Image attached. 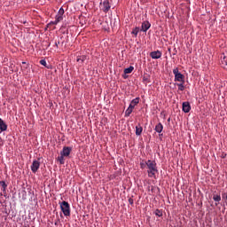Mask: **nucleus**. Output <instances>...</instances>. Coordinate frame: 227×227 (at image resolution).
<instances>
[{"mask_svg":"<svg viewBox=\"0 0 227 227\" xmlns=\"http://www.w3.org/2000/svg\"><path fill=\"white\" fill-rule=\"evenodd\" d=\"M154 130L158 134H160V132L164 130V126L162 125V123L159 122L158 124H156Z\"/></svg>","mask_w":227,"mask_h":227,"instance_id":"12","label":"nucleus"},{"mask_svg":"<svg viewBox=\"0 0 227 227\" xmlns=\"http://www.w3.org/2000/svg\"><path fill=\"white\" fill-rule=\"evenodd\" d=\"M55 20H57V22H61V20H63V16L57 14L55 16Z\"/></svg>","mask_w":227,"mask_h":227,"instance_id":"20","label":"nucleus"},{"mask_svg":"<svg viewBox=\"0 0 227 227\" xmlns=\"http://www.w3.org/2000/svg\"><path fill=\"white\" fill-rule=\"evenodd\" d=\"M144 81H148V79L146 77H144Z\"/></svg>","mask_w":227,"mask_h":227,"instance_id":"30","label":"nucleus"},{"mask_svg":"<svg viewBox=\"0 0 227 227\" xmlns=\"http://www.w3.org/2000/svg\"><path fill=\"white\" fill-rule=\"evenodd\" d=\"M65 157L60 154V156L58 157V160L59 161L60 164H65Z\"/></svg>","mask_w":227,"mask_h":227,"instance_id":"18","label":"nucleus"},{"mask_svg":"<svg viewBox=\"0 0 227 227\" xmlns=\"http://www.w3.org/2000/svg\"><path fill=\"white\" fill-rule=\"evenodd\" d=\"M137 104H139V98H136L132 99L129 106H132V107L134 109V107H136V106H137Z\"/></svg>","mask_w":227,"mask_h":227,"instance_id":"14","label":"nucleus"},{"mask_svg":"<svg viewBox=\"0 0 227 227\" xmlns=\"http://www.w3.org/2000/svg\"><path fill=\"white\" fill-rule=\"evenodd\" d=\"M183 111H184V113L191 112V104L189 102L183 103Z\"/></svg>","mask_w":227,"mask_h":227,"instance_id":"11","label":"nucleus"},{"mask_svg":"<svg viewBox=\"0 0 227 227\" xmlns=\"http://www.w3.org/2000/svg\"><path fill=\"white\" fill-rule=\"evenodd\" d=\"M132 72H134V67L132 66L124 69V74H132Z\"/></svg>","mask_w":227,"mask_h":227,"instance_id":"16","label":"nucleus"},{"mask_svg":"<svg viewBox=\"0 0 227 227\" xmlns=\"http://www.w3.org/2000/svg\"><path fill=\"white\" fill-rule=\"evenodd\" d=\"M40 65H43V67H45L46 68H49V67H47V61H45V59H41L40 60Z\"/></svg>","mask_w":227,"mask_h":227,"instance_id":"22","label":"nucleus"},{"mask_svg":"<svg viewBox=\"0 0 227 227\" xmlns=\"http://www.w3.org/2000/svg\"><path fill=\"white\" fill-rule=\"evenodd\" d=\"M8 130V124L0 118V134Z\"/></svg>","mask_w":227,"mask_h":227,"instance_id":"9","label":"nucleus"},{"mask_svg":"<svg viewBox=\"0 0 227 227\" xmlns=\"http://www.w3.org/2000/svg\"><path fill=\"white\" fill-rule=\"evenodd\" d=\"M173 74L175 75V81L177 82H185V76L178 71V67L173 69Z\"/></svg>","mask_w":227,"mask_h":227,"instance_id":"2","label":"nucleus"},{"mask_svg":"<svg viewBox=\"0 0 227 227\" xmlns=\"http://www.w3.org/2000/svg\"><path fill=\"white\" fill-rule=\"evenodd\" d=\"M145 166H147V174L149 178H153L156 173H159L157 169V162L155 160H148L145 161Z\"/></svg>","mask_w":227,"mask_h":227,"instance_id":"1","label":"nucleus"},{"mask_svg":"<svg viewBox=\"0 0 227 227\" xmlns=\"http://www.w3.org/2000/svg\"><path fill=\"white\" fill-rule=\"evenodd\" d=\"M100 6L104 13H107L111 10V4H109V0H105L103 3H100Z\"/></svg>","mask_w":227,"mask_h":227,"instance_id":"4","label":"nucleus"},{"mask_svg":"<svg viewBox=\"0 0 227 227\" xmlns=\"http://www.w3.org/2000/svg\"><path fill=\"white\" fill-rule=\"evenodd\" d=\"M59 23V21H57V20H55L54 21L51 22V24H53V26H56Z\"/></svg>","mask_w":227,"mask_h":227,"instance_id":"28","label":"nucleus"},{"mask_svg":"<svg viewBox=\"0 0 227 227\" xmlns=\"http://www.w3.org/2000/svg\"><path fill=\"white\" fill-rule=\"evenodd\" d=\"M150 56L153 59H160V58H162V52L160 51H152Z\"/></svg>","mask_w":227,"mask_h":227,"instance_id":"8","label":"nucleus"},{"mask_svg":"<svg viewBox=\"0 0 227 227\" xmlns=\"http://www.w3.org/2000/svg\"><path fill=\"white\" fill-rule=\"evenodd\" d=\"M59 44V41H56L55 42V46L58 47Z\"/></svg>","mask_w":227,"mask_h":227,"instance_id":"29","label":"nucleus"},{"mask_svg":"<svg viewBox=\"0 0 227 227\" xmlns=\"http://www.w3.org/2000/svg\"><path fill=\"white\" fill-rule=\"evenodd\" d=\"M145 166V164L141 163V168H143Z\"/></svg>","mask_w":227,"mask_h":227,"instance_id":"31","label":"nucleus"},{"mask_svg":"<svg viewBox=\"0 0 227 227\" xmlns=\"http://www.w3.org/2000/svg\"><path fill=\"white\" fill-rule=\"evenodd\" d=\"M60 208L66 217L70 216V204L67 201H62L60 203Z\"/></svg>","mask_w":227,"mask_h":227,"instance_id":"3","label":"nucleus"},{"mask_svg":"<svg viewBox=\"0 0 227 227\" xmlns=\"http://www.w3.org/2000/svg\"><path fill=\"white\" fill-rule=\"evenodd\" d=\"M72 153V147L64 146L62 152H60V155L64 157H68Z\"/></svg>","mask_w":227,"mask_h":227,"instance_id":"6","label":"nucleus"},{"mask_svg":"<svg viewBox=\"0 0 227 227\" xmlns=\"http://www.w3.org/2000/svg\"><path fill=\"white\" fill-rule=\"evenodd\" d=\"M141 134H143V127L137 126L136 127V136H141Z\"/></svg>","mask_w":227,"mask_h":227,"instance_id":"15","label":"nucleus"},{"mask_svg":"<svg viewBox=\"0 0 227 227\" xmlns=\"http://www.w3.org/2000/svg\"><path fill=\"white\" fill-rule=\"evenodd\" d=\"M222 198H223V200H226V201H227V192L223 193Z\"/></svg>","mask_w":227,"mask_h":227,"instance_id":"26","label":"nucleus"},{"mask_svg":"<svg viewBox=\"0 0 227 227\" xmlns=\"http://www.w3.org/2000/svg\"><path fill=\"white\" fill-rule=\"evenodd\" d=\"M129 205H134V199L129 198Z\"/></svg>","mask_w":227,"mask_h":227,"instance_id":"27","label":"nucleus"},{"mask_svg":"<svg viewBox=\"0 0 227 227\" xmlns=\"http://www.w3.org/2000/svg\"><path fill=\"white\" fill-rule=\"evenodd\" d=\"M155 215H157L158 217H162V211L156 209Z\"/></svg>","mask_w":227,"mask_h":227,"instance_id":"24","label":"nucleus"},{"mask_svg":"<svg viewBox=\"0 0 227 227\" xmlns=\"http://www.w3.org/2000/svg\"><path fill=\"white\" fill-rule=\"evenodd\" d=\"M179 91H184L185 90V86H184V82L177 83Z\"/></svg>","mask_w":227,"mask_h":227,"instance_id":"19","label":"nucleus"},{"mask_svg":"<svg viewBox=\"0 0 227 227\" xmlns=\"http://www.w3.org/2000/svg\"><path fill=\"white\" fill-rule=\"evenodd\" d=\"M0 185L3 191V192H0V196H3V193H4V196H6V189L8 188V184L4 181H0Z\"/></svg>","mask_w":227,"mask_h":227,"instance_id":"10","label":"nucleus"},{"mask_svg":"<svg viewBox=\"0 0 227 227\" xmlns=\"http://www.w3.org/2000/svg\"><path fill=\"white\" fill-rule=\"evenodd\" d=\"M213 200L214 201H221V195H214Z\"/></svg>","mask_w":227,"mask_h":227,"instance_id":"23","label":"nucleus"},{"mask_svg":"<svg viewBox=\"0 0 227 227\" xmlns=\"http://www.w3.org/2000/svg\"><path fill=\"white\" fill-rule=\"evenodd\" d=\"M150 27H152V24L149 23V21H144L142 23L140 31H143L144 33H146V31H148L150 29Z\"/></svg>","mask_w":227,"mask_h":227,"instance_id":"7","label":"nucleus"},{"mask_svg":"<svg viewBox=\"0 0 227 227\" xmlns=\"http://www.w3.org/2000/svg\"><path fill=\"white\" fill-rule=\"evenodd\" d=\"M86 59V57L82 56L77 59L78 63H84V60Z\"/></svg>","mask_w":227,"mask_h":227,"instance_id":"21","label":"nucleus"},{"mask_svg":"<svg viewBox=\"0 0 227 227\" xmlns=\"http://www.w3.org/2000/svg\"><path fill=\"white\" fill-rule=\"evenodd\" d=\"M58 15H61L63 17V15H65V9H63L62 7L59 10Z\"/></svg>","mask_w":227,"mask_h":227,"instance_id":"25","label":"nucleus"},{"mask_svg":"<svg viewBox=\"0 0 227 227\" xmlns=\"http://www.w3.org/2000/svg\"><path fill=\"white\" fill-rule=\"evenodd\" d=\"M132 111H134V106H132V105H129L128 109L125 112V116L126 117L130 116V114H132Z\"/></svg>","mask_w":227,"mask_h":227,"instance_id":"13","label":"nucleus"},{"mask_svg":"<svg viewBox=\"0 0 227 227\" xmlns=\"http://www.w3.org/2000/svg\"><path fill=\"white\" fill-rule=\"evenodd\" d=\"M38 169H40V161L35 160L31 165V171L32 173H36Z\"/></svg>","mask_w":227,"mask_h":227,"instance_id":"5","label":"nucleus"},{"mask_svg":"<svg viewBox=\"0 0 227 227\" xmlns=\"http://www.w3.org/2000/svg\"><path fill=\"white\" fill-rule=\"evenodd\" d=\"M139 31H141V29L139 28V27H137L132 30L131 35H135V36H137Z\"/></svg>","mask_w":227,"mask_h":227,"instance_id":"17","label":"nucleus"}]
</instances>
